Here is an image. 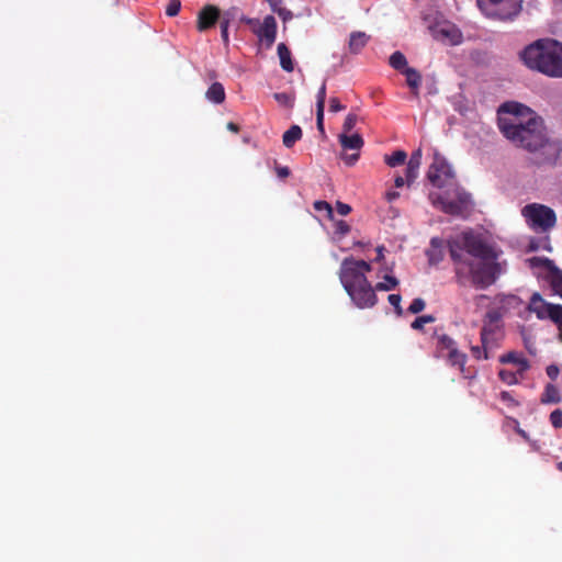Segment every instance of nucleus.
Segmentation results:
<instances>
[{
	"instance_id": "obj_13",
	"label": "nucleus",
	"mask_w": 562,
	"mask_h": 562,
	"mask_svg": "<svg viewBox=\"0 0 562 562\" xmlns=\"http://www.w3.org/2000/svg\"><path fill=\"white\" fill-rule=\"evenodd\" d=\"M499 114H509L508 117L499 116V120H513L518 119L521 123H525L530 115H536L528 106L518 102H505L499 106Z\"/></svg>"
},
{
	"instance_id": "obj_8",
	"label": "nucleus",
	"mask_w": 562,
	"mask_h": 562,
	"mask_svg": "<svg viewBox=\"0 0 562 562\" xmlns=\"http://www.w3.org/2000/svg\"><path fill=\"white\" fill-rule=\"evenodd\" d=\"M462 247L467 258L473 257L479 260L498 259L499 251L486 243L480 236L464 232L461 239H456Z\"/></svg>"
},
{
	"instance_id": "obj_29",
	"label": "nucleus",
	"mask_w": 562,
	"mask_h": 562,
	"mask_svg": "<svg viewBox=\"0 0 562 562\" xmlns=\"http://www.w3.org/2000/svg\"><path fill=\"white\" fill-rule=\"evenodd\" d=\"M562 400L558 387L551 383L547 384L541 395V403H560Z\"/></svg>"
},
{
	"instance_id": "obj_54",
	"label": "nucleus",
	"mask_w": 562,
	"mask_h": 562,
	"mask_svg": "<svg viewBox=\"0 0 562 562\" xmlns=\"http://www.w3.org/2000/svg\"><path fill=\"white\" fill-rule=\"evenodd\" d=\"M280 18L283 20H288L292 18V13L286 10L285 8L280 7L279 10L276 12Z\"/></svg>"
},
{
	"instance_id": "obj_51",
	"label": "nucleus",
	"mask_w": 562,
	"mask_h": 562,
	"mask_svg": "<svg viewBox=\"0 0 562 562\" xmlns=\"http://www.w3.org/2000/svg\"><path fill=\"white\" fill-rule=\"evenodd\" d=\"M546 372L551 380H555L560 373V369L557 364H550L547 367Z\"/></svg>"
},
{
	"instance_id": "obj_56",
	"label": "nucleus",
	"mask_w": 562,
	"mask_h": 562,
	"mask_svg": "<svg viewBox=\"0 0 562 562\" xmlns=\"http://www.w3.org/2000/svg\"><path fill=\"white\" fill-rule=\"evenodd\" d=\"M358 158H359V154H352V155L346 156L344 159L347 165L351 166L358 160Z\"/></svg>"
},
{
	"instance_id": "obj_52",
	"label": "nucleus",
	"mask_w": 562,
	"mask_h": 562,
	"mask_svg": "<svg viewBox=\"0 0 562 562\" xmlns=\"http://www.w3.org/2000/svg\"><path fill=\"white\" fill-rule=\"evenodd\" d=\"M471 352L475 359H477V360L484 359L483 344H481V346H473L471 348Z\"/></svg>"
},
{
	"instance_id": "obj_39",
	"label": "nucleus",
	"mask_w": 562,
	"mask_h": 562,
	"mask_svg": "<svg viewBox=\"0 0 562 562\" xmlns=\"http://www.w3.org/2000/svg\"><path fill=\"white\" fill-rule=\"evenodd\" d=\"M314 209L316 211H318V212L325 211L327 213V216L329 218H333L334 211H333L331 205L328 202H326V201H315L314 202Z\"/></svg>"
},
{
	"instance_id": "obj_42",
	"label": "nucleus",
	"mask_w": 562,
	"mask_h": 562,
	"mask_svg": "<svg viewBox=\"0 0 562 562\" xmlns=\"http://www.w3.org/2000/svg\"><path fill=\"white\" fill-rule=\"evenodd\" d=\"M387 300H389L390 304L392 306H394L396 314L398 316H401L403 314V310L401 306V301H402L401 295L400 294H390Z\"/></svg>"
},
{
	"instance_id": "obj_11",
	"label": "nucleus",
	"mask_w": 562,
	"mask_h": 562,
	"mask_svg": "<svg viewBox=\"0 0 562 562\" xmlns=\"http://www.w3.org/2000/svg\"><path fill=\"white\" fill-rule=\"evenodd\" d=\"M527 310L535 313L538 319L549 318L554 324L562 317V305L546 302L538 292L531 295Z\"/></svg>"
},
{
	"instance_id": "obj_10",
	"label": "nucleus",
	"mask_w": 562,
	"mask_h": 562,
	"mask_svg": "<svg viewBox=\"0 0 562 562\" xmlns=\"http://www.w3.org/2000/svg\"><path fill=\"white\" fill-rule=\"evenodd\" d=\"M453 178L454 173L451 166L443 157L436 154L427 171V179L429 180V182L434 187L441 189L445 188L446 186H449L452 182Z\"/></svg>"
},
{
	"instance_id": "obj_60",
	"label": "nucleus",
	"mask_w": 562,
	"mask_h": 562,
	"mask_svg": "<svg viewBox=\"0 0 562 562\" xmlns=\"http://www.w3.org/2000/svg\"><path fill=\"white\" fill-rule=\"evenodd\" d=\"M396 198H398V193H397V192H395V191H391V192H387V193H386V199H387L389 201H393V200H395Z\"/></svg>"
},
{
	"instance_id": "obj_40",
	"label": "nucleus",
	"mask_w": 562,
	"mask_h": 562,
	"mask_svg": "<svg viewBox=\"0 0 562 562\" xmlns=\"http://www.w3.org/2000/svg\"><path fill=\"white\" fill-rule=\"evenodd\" d=\"M425 301L420 297H417L412 301L411 305L408 306V312L412 314H418L425 308Z\"/></svg>"
},
{
	"instance_id": "obj_55",
	"label": "nucleus",
	"mask_w": 562,
	"mask_h": 562,
	"mask_svg": "<svg viewBox=\"0 0 562 562\" xmlns=\"http://www.w3.org/2000/svg\"><path fill=\"white\" fill-rule=\"evenodd\" d=\"M266 1L269 3L271 10L274 13L279 10L280 7H282V0H266Z\"/></svg>"
},
{
	"instance_id": "obj_18",
	"label": "nucleus",
	"mask_w": 562,
	"mask_h": 562,
	"mask_svg": "<svg viewBox=\"0 0 562 562\" xmlns=\"http://www.w3.org/2000/svg\"><path fill=\"white\" fill-rule=\"evenodd\" d=\"M437 344H436V357L442 358L447 352L457 347V342L447 334H438L435 331Z\"/></svg>"
},
{
	"instance_id": "obj_4",
	"label": "nucleus",
	"mask_w": 562,
	"mask_h": 562,
	"mask_svg": "<svg viewBox=\"0 0 562 562\" xmlns=\"http://www.w3.org/2000/svg\"><path fill=\"white\" fill-rule=\"evenodd\" d=\"M520 58L531 70L552 78H562V44L551 38H540L520 52Z\"/></svg>"
},
{
	"instance_id": "obj_41",
	"label": "nucleus",
	"mask_w": 562,
	"mask_h": 562,
	"mask_svg": "<svg viewBox=\"0 0 562 562\" xmlns=\"http://www.w3.org/2000/svg\"><path fill=\"white\" fill-rule=\"evenodd\" d=\"M229 12H225L221 20V34L224 42L228 41Z\"/></svg>"
},
{
	"instance_id": "obj_26",
	"label": "nucleus",
	"mask_w": 562,
	"mask_h": 562,
	"mask_svg": "<svg viewBox=\"0 0 562 562\" xmlns=\"http://www.w3.org/2000/svg\"><path fill=\"white\" fill-rule=\"evenodd\" d=\"M406 76V82L408 87L413 90L414 94H418V89L422 83L420 74L414 68H405L403 72Z\"/></svg>"
},
{
	"instance_id": "obj_28",
	"label": "nucleus",
	"mask_w": 562,
	"mask_h": 562,
	"mask_svg": "<svg viewBox=\"0 0 562 562\" xmlns=\"http://www.w3.org/2000/svg\"><path fill=\"white\" fill-rule=\"evenodd\" d=\"M528 263L531 268H544L547 274H550L558 267L554 261L547 257H531L528 259Z\"/></svg>"
},
{
	"instance_id": "obj_19",
	"label": "nucleus",
	"mask_w": 562,
	"mask_h": 562,
	"mask_svg": "<svg viewBox=\"0 0 562 562\" xmlns=\"http://www.w3.org/2000/svg\"><path fill=\"white\" fill-rule=\"evenodd\" d=\"M370 36L364 32H352L349 36L348 48L351 54H359L368 44Z\"/></svg>"
},
{
	"instance_id": "obj_35",
	"label": "nucleus",
	"mask_w": 562,
	"mask_h": 562,
	"mask_svg": "<svg viewBox=\"0 0 562 562\" xmlns=\"http://www.w3.org/2000/svg\"><path fill=\"white\" fill-rule=\"evenodd\" d=\"M419 166L407 162L405 169L406 183L411 186L418 177Z\"/></svg>"
},
{
	"instance_id": "obj_12",
	"label": "nucleus",
	"mask_w": 562,
	"mask_h": 562,
	"mask_svg": "<svg viewBox=\"0 0 562 562\" xmlns=\"http://www.w3.org/2000/svg\"><path fill=\"white\" fill-rule=\"evenodd\" d=\"M240 21L251 26L254 33L265 42L268 48L272 46L277 36V21L273 15H267L261 24H259V20L244 15Z\"/></svg>"
},
{
	"instance_id": "obj_62",
	"label": "nucleus",
	"mask_w": 562,
	"mask_h": 562,
	"mask_svg": "<svg viewBox=\"0 0 562 562\" xmlns=\"http://www.w3.org/2000/svg\"><path fill=\"white\" fill-rule=\"evenodd\" d=\"M557 468H558L559 471L562 472V461L557 464Z\"/></svg>"
},
{
	"instance_id": "obj_9",
	"label": "nucleus",
	"mask_w": 562,
	"mask_h": 562,
	"mask_svg": "<svg viewBox=\"0 0 562 562\" xmlns=\"http://www.w3.org/2000/svg\"><path fill=\"white\" fill-rule=\"evenodd\" d=\"M481 11L490 19L512 20L521 10V0H477Z\"/></svg>"
},
{
	"instance_id": "obj_34",
	"label": "nucleus",
	"mask_w": 562,
	"mask_h": 562,
	"mask_svg": "<svg viewBox=\"0 0 562 562\" xmlns=\"http://www.w3.org/2000/svg\"><path fill=\"white\" fill-rule=\"evenodd\" d=\"M273 98L279 104L285 108L291 109L294 105L295 97L293 94H289L285 92H277L273 94Z\"/></svg>"
},
{
	"instance_id": "obj_45",
	"label": "nucleus",
	"mask_w": 562,
	"mask_h": 562,
	"mask_svg": "<svg viewBox=\"0 0 562 562\" xmlns=\"http://www.w3.org/2000/svg\"><path fill=\"white\" fill-rule=\"evenodd\" d=\"M499 398L508 406L516 407L519 405V403L507 391H502L499 394Z\"/></svg>"
},
{
	"instance_id": "obj_2",
	"label": "nucleus",
	"mask_w": 562,
	"mask_h": 562,
	"mask_svg": "<svg viewBox=\"0 0 562 562\" xmlns=\"http://www.w3.org/2000/svg\"><path fill=\"white\" fill-rule=\"evenodd\" d=\"M372 270L369 262L362 259L347 257L342 260L339 269V280L351 301L359 308L373 307L378 297L374 289L367 278Z\"/></svg>"
},
{
	"instance_id": "obj_21",
	"label": "nucleus",
	"mask_w": 562,
	"mask_h": 562,
	"mask_svg": "<svg viewBox=\"0 0 562 562\" xmlns=\"http://www.w3.org/2000/svg\"><path fill=\"white\" fill-rule=\"evenodd\" d=\"M339 143L344 149L360 150L363 146V139L359 134H340Z\"/></svg>"
},
{
	"instance_id": "obj_22",
	"label": "nucleus",
	"mask_w": 562,
	"mask_h": 562,
	"mask_svg": "<svg viewBox=\"0 0 562 562\" xmlns=\"http://www.w3.org/2000/svg\"><path fill=\"white\" fill-rule=\"evenodd\" d=\"M436 36L447 38L453 45L461 43L462 34L456 26H442L436 31Z\"/></svg>"
},
{
	"instance_id": "obj_23",
	"label": "nucleus",
	"mask_w": 562,
	"mask_h": 562,
	"mask_svg": "<svg viewBox=\"0 0 562 562\" xmlns=\"http://www.w3.org/2000/svg\"><path fill=\"white\" fill-rule=\"evenodd\" d=\"M443 358L450 366L457 367L461 372H464V366L468 357L465 353L461 352L457 347L447 352Z\"/></svg>"
},
{
	"instance_id": "obj_44",
	"label": "nucleus",
	"mask_w": 562,
	"mask_h": 562,
	"mask_svg": "<svg viewBox=\"0 0 562 562\" xmlns=\"http://www.w3.org/2000/svg\"><path fill=\"white\" fill-rule=\"evenodd\" d=\"M550 422L554 428H561L562 427V411L554 409L550 414Z\"/></svg>"
},
{
	"instance_id": "obj_58",
	"label": "nucleus",
	"mask_w": 562,
	"mask_h": 562,
	"mask_svg": "<svg viewBox=\"0 0 562 562\" xmlns=\"http://www.w3.org/2000/svg\"><path fill=\"white\" fill-rule=\"evenodd\" d=\"M227 130L233 132V133H238L239 132V126L234 123V122H228L227 125H226Z\"/></svg>"
},
{
	"instance_id": "obj_20",
	"label": "nucleus",
	"mask_w": 562,
	"mask_h": 562,
	"mask_svg": "<svg viewBox=\"0 0 562 562\" xmlns=\"http://www.w3.org/2000/svg\"><path fill=\"white\" fill-rule=\"evenodd\" d=\"M205 98L215 104L223 103L226 98L224 86L221 82H213L206 90Z\"/></svg>"
},
{
	"instance_id": "obj_57",
	"label": "nucleus",
	"mask_w": 562,
	"mask_h": 562,
	"mask_svg": "<svg viewBox=\"0 0 562 562\" xmlns=\"http://www.w3.org/2000/svg\"><path fill=\"white\" fill-rule=\"evenodd\" d=\"M406 183V177L403 178L402 176H397L394 180V184L396 188H401Z\"/></svg>"
},
{
	"instance_id": "obj_7",
	"label": "nucleus",
	"mask_w": 562,
	"mask_h": 562,
	"mask_svg": "<svg viewBox=\"0 0 562 562\" xmlns=\"http://www.w3.org/2000/svg\"><path fill=\"white\" fill-rule=\"evenodd\" d=\"M432 203L443 213L461 217L468 216L473 206L471 194L462 189H456L451 196L439 194L434 199Z\"/></svg>"
},
{
	"instance_id": "obj_50",
	"label": "nucleus",
	"mask_w": 562,
	"mask_h": 562,
	"mask_svg": "<svg viewBox=\"0 0 562 562\" xmlns=\"http://www.w3.org/2000/svg\"><path fill=\"white\" fill-rule=\"evenodd\" d=\"M336 210L341 216H346L351 212V206L349 204L338 201L336 203Z\"/></svg>"
},
{
	"instance_id": "obj_17",
	"label": "nucleus",
	"mask_w": 562,
	"mask_h": 562,
	"mask_svg": "<svg viewBox=\"0 0 562 562\" xmlns=\"http://www.w3.org/2000/svg\"><path fill=\"white\" fill-rule=\"evenodd\" d=\"M497 300L499 305L497 307H493L492 310L502 311V318L510 310H517L522 305L521 299L514 294H503L497 296Z\"/></svg>"
},
{
	"instance_id": "obj_24",
	"label": "nucleus",
	"mask_w": 562,
	"mask_h": 562,
	"mask_svg": "<svg viewBox=\"0 0 562 562\" xmlns=\"http://www.w3.org/2000/svg\"><path fill=\"white\" fill-rule=\"evenodd\" d=\"M277 50L281 68L288 72H292L294 69V65L291 58V52L289 47L284 43H280L278 45Z\"/></svg>"
},
{
	"instance_id": "obj_46",
	"label": "nucleus",
	"mask_w": 562,
	"mask_h": 562,
	"mask_svg": "<svg viewBox=\"0 0 562 562\" xmlns=\"http://www.w3.org/2000/svg\"><path fill=\"white\" fill-rule=\"evenodd\" d=\"M335 232L339 235H347L350 232V226L345 221H338L335 224Z\"/></svg>"
},
{
	"instance_id": "obj_53",
	"label": "nucleus",
	"mask_w": 562,
	"mask_h": 562,
	"mask_svg": "<svg viewBox=\"0 0 562 562\" xmlns=\"http://www.w3.org/2000/svg\"><path fill=\"white\" fill-rule=\"evenodd\" d=\"M276 172H277L279 178L284 179V178L289 177L290 169L288 167H280V166H278L276 168Z\"/></svg>"
},
{
	"instance_id": "obj_49",
	"label": "nucleus",
	"mask_w": 562,
	"mask_h": 562,
	"mask_svg": "<svg viewBox=\"0 0 562 562\" xmlns=\"http://www.w3.org/2000/svg\"><path fill=\"white\" fill-rule=\"evenodd\" d=\"M422 157H423L422 149L418 148V149H416V150H414L412 153L408 162L417 165V166L420 167V165H422Z\"/></svg>"
},
{
	"instance_id": "obj_36",
	"label": "nucleus",
	"mask_w": 562,
	"mask_h": 562,
	"mask_svg": "<svg viewBox=\"0 0 562 562\" xmlns=\"http://www.w3.org/2000/svg\"><path fill=\"white\" fill-rule=\"evenodd\" d=\"M436 321L432 315H423L415 318V321L411 324V327L415 330H422L424 325L427 323H434Z\"/></svg>"
},
{
	"instance_id": "obj_27",
	"label": "nucleus",
	"mask_w": 562,
	"mask_h": 562,
	"mask_svg": "<svg viewBox=\"0 0 562 562\" xmlns=\"http://www.w3.org/2000/svg\"><path fill=\"white\" fill-rule=\"evenodd\" d=\"M554 294L562 297V270L557 268L550 274L546 276Z\"/></svg>"
},
{
	"instance_id": "obj_1",
	"label": "nucleus",
	"mask_w": 562,
	"mask_h": 562,
	"mask_svg": "<svg viewBox=\"0 0 562 562\" xmlns=\"http://www.w3.org/2000/svg\"><path fill=\"white\" fill-rule=\"evenodd\" d=\"M498 128L502 134L516 147L536 155L540 165L554 166L562 153V142L547 134L541 117L530 115L525 123L513 120H499Z\"/></svg>"
},
{
	"instance_id": "obj_59",
	"label": "nucleus",
	"mask_w": 562,
	"mask_h": 562,
	"mask_svg": "<svg viewBox=\"0 0 562 562\" xmlns=\"http://www.w3.org/2000/svg\"><path fill=\"white\" fill-rule=\"evenodd\" d=\"M383 251H384V247L383 246H379L376 248L378 256L375 258V261H381L384 258Z\"/></svg>"
},
{
	"instance_id": "obj_6",
	"label": "nucleus",
	"mask_w": 562,
	"mask_h": 562,
	"mask_svg": "<svg viewBox=\"0 0 562 562\" xmlns=\"http://www.w3.org/2000/svg\"><path fill=\"white\" fill-rule=\"evenodd\" d=\"M521 214L528 226L535 232L547 233L557 225V214L554 210L544 204H527L522 207Z\"/></svg>"
},
{
	"instance_id": "obj_47",
	"label": "nucleus",
	"mask_w": 562,
	"mask_h": 562,
	"mask_svg": "<svg viewBox=\"0 0 562 562\" xmlns=\"http://www.w3.org/2000/svg\"><path fill=\"white\" fill-rule=\"evenodd\" d=\"M345 109V105H342L338 98L331 97L329 99V111L330 112H339Z\"/></svg>"
},
{
	"instance_id": "obj_25",
	"label": "nucleus",
	"mask_w": 562,
	"mask_h": 562,
	"mask_svg": "<svg viewBox=\"0 0 562 562\" xmlns=\"http://www.w3.org/2000/svg\"><path fill=\"white\" fill-rule=\"evenodd\" d=\"M302 130L299 125H292L282 136L283 145L286 148L293 147V145L302 138Z\"/></svg>"
},
{
	"instance_id": "obj_31",
	"label": "nucleus",
	"mask_w": 562,
	"mask_h": 562,
	"mask_svg": "<svg viewBox=\"0 0 562 562\" xmlns=\"http://www.w3.org/2000/svg\"><path fill=\"white\" fill-rule=\"evenodd\" d=\"M407 154L404 150H395L392 155H386L385 164L392 168L401 166L405 162Z\"/></svg>"
},
{
	"instance_id": "obj_61",
	"label": "nucleus",
	"mask_w": 562,
	"mask_h": 562,
	"mask_svg": "<svg viewBox=\"0 0 562 562\" xmlns=\"http://www.w3.org/2000/svg\"><path fill=\"white\" fill-rule=\"evenodd\" d=\"M557 326L559 328V340L562 341V316L561 319L558 321Z\"/></svg>"
},
{
	"instance_id": "obj_30",
	"label": "nucleus",
	"mask_w": 562,
	"mask_h": 562,
	"mask_svg": "<svg viewBox=\"0 0 562 562\" xmlns=\"http://www.w3.org/2000/svg\"><path fill=\"white\" fill-rule=\"evenodd\" d=\"M389 64L392 68H394L395 70H398L401 72H403V70L405 68H408L406 57L404 56L403 53H401L398 50L394 52L390 56Z\"/></svg>"
},
{
	"instance_id": "obj_5",
	"label": "nucleus",
	"mask_w": 562,
	"mask_h": 562,
	"mask_svg": "<svg viewBox=\"0 0 562 562\" xmlns=\"http://www.w3.org/2000/svg\"><path fill=\"white\" fill-rule=\"evenodd\" d=\"M480 336L481 344H483L484 359H490L504 338L502 311L488 310L485 313Z\"/></svg>"
},
{
	"instance_id": "obj_3",
	"label": "nucleus",
	"mask_w": 562,
	"mask_h": 562,
	"mask_svg": "<svg viewBox=\"0 0 562 562\" xmlns=\"http://www.w3.org/2000/svg\"><path fill=\"white\" fill-rule=\"evenodd\" d=\"M448 250L454 265L457 279L460 283L464 278L471 277L472 284L477 289H486L494 284L502 273L498 259H486L474 262L467 258L462 247L457 240H448Z\"/></svg>"
},
{
	"instance_id": "obj_37",
	"label": "nucleus",
	"mask_w": 562,
	"mask_h": 562,
	"mask_svg": "<svg viewBox=\"0 0 562 562\" xmlns=\"http://www.w3.org/2000/svg\"><path fill=\"white\" fill-rule=\"evenodd\" d=\"M326 100V81L322 83L316 94V109L324 110Z\"/></svg>"
},
{
	"instance_id": "obj_14",
	"label": "nucleus",
	"mask_w": 562,
	"mask_h": 562,
	"mask_svg": "<svg viewBox=\"0 0 562 562\" xmlns=\"http://www.w3.org/2000/svg\"><path fill=\"white\" fill-rule=\"evenodd\" d=\"M220 19V10L214 5H205L198 15V30L206 31L215 25Z\"/></svg>"
},
{
	"instance_id": "obj_33",
	"label": "nucleus",
	"mask_w": 562,
	"mask_h": 562,
	"mask_svg": "<svg viewBox=\"0 0 562 562\" xmlns=\"http://www.w3.org/2000/svg\"><path fill=\"white\" fill-rule=\"evenodd\" d=\"M498 376L499 379L508 384V385H515V384H518L519 383V373L516 372H513V371H509V370H506V369H502L499 370L498 372Z\"/></svg>"
},
{
	"instance_id": "obj_48",
	"label": "nucleus",
	"mask_w": 562,
	"mask_h": 562,
	"mask_svg": "<svg viewBox=\"0 0 562 562\" xmlns=\"http://www.w3.org/2000/svg\"><path fill=\"white\" fill-rule=\"evenodd\" d=\"M316 124L317 128L322 134H325L324 130V110L316 109Z\"/></svg>"
},
{
	"instance_id": "obj_15",
	"label": "nucleus",
	"mask_w": 562,
	"mask_h": 562,
	"mask_svg": "<svg viewBox=\"0 0 562 562\" xmlns=\"http://www.w3.org/2000/svg\"><path fill=\"white\" fill-rule=\"evenodd\" d=\"M501 363H513L518 366L517 373H519L520 378L524 376L525 372L529 370L530 363L527 358L522 356V353L516 351H509L499 357Z\"/></svg>"
},
{
	"instance_id": "obj_43",
	"label": "nucleus",
	"mask_w": 562,
	"mask_h": 562,
	"mask_svg": "<svg viewBox=\"0 0 562 562\" xmlns=\"http://www.w3.org/2000/svg\"><path fill=\"white\" fill-rule=\"evenodd\" d=\"M181 8V3L179 0H170L167 8H166V14L168 16H176Z\"/></svg>"
},
{
	"instance_id": "obj_16",
	"label": "nucleus",
	"mask_w": 562,
	"mask_h": 562,
	"mask_svg": "<svg viewBox=\"0 0 562 562\" xmlns=\"http://www.w3.org/2000/svg\"><path fill=\"white\" fill-rule=\"evenodd\" d=\"M428 262L431 266H436L443 260V240L439 237H432L430 239V247L426 250Z\"/></svg>"
},
{
	"instance_id": "obj_32",
	"label": "nucleus",
	"mask_w": 562,
	"mask_h": 562,
	"mask_svg": "<svg viewBox=\"0 0 562 562\" xmlns=\"http://www.w3.org/2000/svg\"><path fill=\"white\" fill-rule=\"evenodd\" d=\"M398 285V280L393 276H384L382 282H378L375 286L373 288L374 291H391L395 289Z\"/></svg>"
},
{
	"instance_id": "obj_38",
	"label": "nucleus",
	"mask_w": 562,
	"mask_h": 562,
	"mask_svg": "<svg viewBox=\"0 0 562 562\" xmlns=\"http://www.w3.org/2000/svg\"><path fill=\"white\" fill-rule=\"evenodd\" d=\"M357 121H358V117L356 114L353 113H349L346 119H345V122H344V125H342V130H344V133L342 134H347L349 133L357 124Z\"/></svg>"
}]
</instances>
